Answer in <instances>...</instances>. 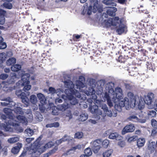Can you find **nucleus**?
<instances>
[{
	"label": "nucleus",
	"instance_id": "obj_27",
	"mask_svg": "<svg viewBox=\"0 0 157 157\" xmlns=\"http://www.w3.org/2000/svg\"><path fill=\"white\" fill-rule=\"evenodd\" d=\"M113 152V150L112 149L106 150L103 153V157H111Z\"/></svg>",
	"mask_w": 157,
	"mask_h": 157
},
{
	"label": "nucleus",
	"instance_id": "obj_8",
	"mask_svg": "<svg viewBox=\"0 0 157 157\" xmlns=\"http://www.w3.org/2000/svg\"><path fill=\"white\" fill-rule=\"evenodd\" d=\"M139 98H141L143 101L144 102V107L142 108H140L139 107V106L137 105L136 104L135 105L138 107V108L140 109H143L144 107V103H145L147 105H148V107L149 109H152L153 108V100L154 97V94L151 93L148 94L146 96L144 97V101H143V99L141 97H139L138 96Z\"/></svg>",
	"mask_w": 157,
	"mask_h": 157
},
{
	"label": "nucleus",
	"instance_id": "obj_50",
	"mask_svg": "<svg viewBox=\"0 0 157 157\" xmlns=\"http://www.w3.org/2000/svg\"><path fill=\"white\" fill-rule=\"evenodd\" d=\"M5 22V18L3 15H0V24L3 25Z\"/></svg>",
	"mask_w": 157,
	"mask_h": 157
},
{
	"label": "nucleus",
	"instance_id": "obj_44",
	"mask_svg": "<svg viewBox=\"0 0 157 157\" xmlns=\"http://www.w3.org/2000/svg\"><path fill=\"white\" fill-rule=\"evenodd\" d=\"M56 93L57 94V95L59 96H61L62 98L63 95L65 96V95L62 94L63 93V91L61 89H57L56 90Z\"/></svg>",
	"mask_w": 157,
	"mask_h": 157
},
{
	"label": "nucleus",
	"instance_id": "obj_37",
	"mask_svg": "<svg viewBox=\"0 0 157 157\" xmlns=\"http://www.w3.org/2000/svg\"><path fill=\"white\" fill-rule=\"evenodd\" d=\"M26 113V117H27L28 118L30 119H33V115L31 113V112L30 109H28Z\"/></svg>",
	"mask_w": 157,
	"mask_h": 157
},
{
	"label": "nucleus",
	"instance_id": "obj_16",
	"mask_svg": "<svg viewBox=\"0 0 157 157\" xmlns=\"http://www.w3.org/2000/svg\"><path fill=\"white\" fill-rule=\"evenodd\" d=\"M142 117L140 116H139V118H138L135 115H131L128 118L127 120L129 121H132L134 122H139L140 123H144L145 122V120H142L141 118Z\"/></svg>",
	"mask_w": 157,
	"mask_h": 157
},
{
	"label": "nucleus",
	"instance_id": "obj_30",
	"mask_svg": "<svg viewBox=\"0 0 157 157\" xmlns=\"http://www.w3.org/2000/svg\"><path fill=\"white\" fill-rule=\"evenodd\" d=\"M30 101L33 104H36L37 102V98L34 95H32L30 97Z\"/></svg>",
	"mask_w": 157,
	"mask_h": 157
},
{
	"label": "nucleus",
	"instance_id": "obj_64",
	"mask_svg": "<svg viewBox=\"0 0 157 157\" xmlns=\"http://www.w3.org/2000/svg\"><path fill=\"white\" fill-rule=\"evenodd\" d=\"M17 146H16V147H17L19 148V150H20V149L22 147V145L21 144L18 143L17 144Z\"/></svg>",
	"mask_w": 157,
	"mask_h": 157
},
{
	"label": "nucleus",
	"instance_id": "obj_63",
	"mask_svg": "<svg viewBox=\"0 0 157 157\" xmlns=\"http://www.w3.org/2000/svg\"><path fill=\"white\" fill-rule=\"evenodd\" d=\"M119 3L121 4H124L126 1V0H118Z\"/></svg>",
	"mask_w": 157,
	"mask_h": 157
},
{
	"label": "nucleus",
	"instance_id": "obj_13",
	"mask_svg": "<svg viewBox=\"0 0 157 157\" xmlns=\"http://www.w3.org/2000/svg\"><path fill=\"white\" fill-rule=\"evenodd\" d=\"M1 100L3 101L1 103L2 106H8L10 107H12L13 105H14V103L12 101L10 97L2 99Z\"/></svg>",
	"mask_w": 157,
	"mask_h": 157
},
{
	"label": "nucleus",
	"instance_id": "obj_52",
	"mask_svg": "<svg viewBox=\"0 0 157 157\" xmlns=\"http://www.w3.org/2000/svg\"><path fill=\"white\" fill-rule=\"evenodd\" d=\"M49 91L51 93L53 94L56 93V90L53 87H50L49 89Z\"/></svg>",
	"mask_w": 157,
	"mask_h": 157
},
{
	"label": "nucleus",
	"instance_id": "obj_7",
	"mask_svg": "<svg viewBox=\"0 0 157 157\" xmlns=\"http://www.w3.org/2000/svg\"><path fill=\"white\" fill-rule=\"evenodd\" d=\"M105 24L107 27H112L115 29L122 23V19L118 17H110L105 20Z\"/></svg>",
	"mask_w": 157,
	"mask_h": 157
},
{
	"label": "nucleus",
	"instance_id": "obj_9",
	"mask_svg": "<svg viewBox=\"0 0 157 157\" xmlns=\"http://www.w3.org/2000/svg\"><path fill=\"white\" fill-rule=\"evenodd\" d=\"M102 2L106 5L111 6H113L108 7L106 13L110 16H114L115 14V13L117 11V9L116 8L113 7V6H116L117 5L116 3L115 2H111V1L110 0H103Z\"/></svg>",
	"mask_w": 157,
	"mask_h": 157
},
{
	"label": "nucleus",
	"instance_id": "obj_40",
	"mask_svg": "<svg viewBox=\"0 0 157 157\" xmlns=\"http://www.w3.org/2000/svg\"><path fill=\"white\" fill-rule=\"evenodd\" d=\"M137 139V136H133L129 138L128 140V141L129 142L134 141L136 140Z\"/></svg>",
	"mask_w": 157,
	"mask_h": 157
},
{
	"label": "nucleus",
	"instance_id": "obj_14",
	"mask_svg": "<svg viewBox=\"0 0 157 157\" xmlns=\"http://www.w3.org/2000/svg\"><path fill=\"white\" fill-rule=\"evenodd\" d=\"M135 129V127L133 124H131L128 125L123 128L121 133L122 135H124L127 133L132 132Z\"/></svg>",
	"mask_w": 157,
	"mask_h": 157
},
{
	"label": "nucleus",
	"instance_id": "obj_31",
	"mask_svg": "<svg viewBox=\"0 0 157 157\" xmlns=\"http://www.w3.org/2000/svg\"><path fill=\"white\" fill-rule=\"evenodd\" d=\"M19 139L18 137H14L9 139L7 141L8 143L10 144H13L18 141Z\"/></svg>",
	"mask_w": 157,
	"mask_h": 157
},
{
	"label": "nucleus",
	"instance_id": "obj_58",
	"mask_svg": "<svg viewBox=\"0 0 157 157\" xmlns=\"http://www.w3.org/2000/svg\"><path fill=\"white\" fill-rule=\"evenodd\" d=\"M66 116L69 117L70 119L71 118L72 114L70 110H69L68 112L67 113Z\"/></svg>",
	"mask_w": 157,
	"mask_h": 157
},
{
	"label": "nucleus",
	"instance_id": "obj_2",
	"mask_svg": "<svg viewBox=\"0 0 157 157\" xmlns=\"http://www.w3.org/2000/svg\"><path fill=\"white\" fill-rule=\"evenodd\" d=\"M84 77L81 76L79 77V80L75 82V85L73 84L72 82L70 80L64 82L65 86L67 88L65 90V93L66 95L62 96V98L66 101L65 103L68 104L66 101L68 100L70 101L71 105H74L78 103V101L73 95H75L78 98H80V94L78 91L75 89V88L77 89H78L79 91L84 92V91L81 89L85 87L84 83Z\"/></svg>",
	"mask_w": 157,
	"mask_h": 157
},
{
	"label": "nucleus",
	"instance_id": "obj_53",
	"mask_svg": "<svg viewBox=\"0 0 157 157\" xmlns=\"http://www.w3.org/2000/svg\"><path fill=\"white\" fill-rule=\"evenodd\" d=\"M101 108L105 112L108 109V107L105 104H103L102 105Z\"/></svg>",
	"mask_w": 157,
	"mask_h": 157
},
{
	"label": "nucleus",
	"instance_id": "obj_45",
	"mask_svg": "<svg viewBox=\"0 0 157 157\" xmlns=\"http://www.w3.org/2000/svg\"><path fill=\"white\" fill-rule=\"evenodd\" d=\"M53 145L54 143L52 142H49L44 145L46 149L51 147Z\"/></svg>",
	"mask_w": 157,
	"mask_h": 157
},
{
	"label": "nucleus",
	"instance_id": "obj_43",
	"mask_svg": "<svg viewBox=\"0 0 157 157\" xmlns=\"http://www.w3.org/2000/svg\"><path fill=\"white\" fill-rule=\"evenodd\" d=\"M105 112H106V113H103V117L105 116L106 115L109 117H111L112 116V113L111 111L109 110L108 109Z\"/></svg>",
	"mask_w": 157,
	"mask_h": 157
},
{
	"label": "nucleus",
	"instance_id": "obj_32",
	"mask_svg": "<svg viewBox=\"0 0 157 157\" xmlns=\"http://www.w3.org/2000/svg\"><path fill=\"white\" fill-rule=\"evenodd\" d=\"M21 68V66L19 64H16L11 67V70L13 71H17Z\"/></svg>",
	"mask_w": 157,
	"mask_h": 157
},
{
	"label": "nucleus",
	"instance_id": "obj_3",
	"mask_svg": "<svg viewBox=\"0 0 157 157\" xmlns=\"http://www.w3.org/2000/svg\"><path fill=\"white\" fill-rule=\"evenodd\" d=\"M102 8L99 6L97 0H90V5L88 7H84L82 13L83 14H87L90 15L92 12L96 13L97 11H101Z\"/></svg>",
	"mask_w": 157,
	"mask_h": 157
},
{
	"label": "nucleus",
	"instance_id": "obj_1",
	"mask_svg": "<svg viewBox=\"0 0 157 157\" xmlns=\"http://www.w3.org/2000/svg\"><path fill=\"white\" fill-rule=\"evenodd\" d=\"M109 88L108 93L105 92L103 98L105 101L106 100L107 104L110 107L113 106V104L111 102V98H112L113 101L115 103V109L118 111L121 110V108L125 106L126 108L129 109L130 107L133 108L136 104L139 106L140 108L144 107V102L141 98H139L138 96H134L131 92L128 93V98H125L122 99L123 92L122 90L119 87H117L114 90L111 87Z\"/></svg>",
	"mask_w": 157,
	"mask_h": 157
},
{
	"label": "nucleus",
	"instance_id": "obj_61",
	"mask_svg": "<svg viewBox=\"0 0 157 157\" xmlns=\"http://www.w3.org/2000/svg\"><path fill=\"white\" fill-rule=\"evenodd\" d=\"M153 108L157 112V101H156L155 103H153Z\"/></svg>",
	"mask_w": 157,
	"mask_h": 157
},
{
	"label": "nucleus",
	"instance_id": "obj_4",
	"mask_svg": "<svg viewBox=\"0 0 157 157\" xmlns=\"http://www.w3.org/2000/svg\"><path fill=\"white\" fill-rule=\"evenodd\" d=\"M1 118L4 120H6V125L5 124L0 123V129L6 131L12 132L13 131L12 128L11 127V125L13 122L15 120V117L13 113H11L10 116H6L4 115L1 116Z\"/></svg>",
	"mask_w": 157,
	"mask_h": 157
},
{
	"label": "nucleus",
	"instance_id": "obj_5",
	"mask_svg": "<svg viewBox=\"0 0 157 157\" xmlns=\"http://www.w3.org/2000/svg\"><path fill=\"white\" fill-rule=\"evenodd\" d=\"M30 75L27 73H22L21 79L16 83L17 86H24L23 90L25 91L29 90L31 87V86L29 84V81Z\"/></svg>",
	"mask_w": 157,
	"mask_h": 157
},
{
	"label": "nucleus",
	"instance_id": "obj_17",
	"mask_svg": "<svg viewBox=\"0 0 157 157\" xmlns=\"http://www.w3.org/2000/svg\"><path fill=\"white\" fill-rule=\"evenodd\" d=\"M46 149L44 145H39L37 147H36V148H35L34 149H33V152L34 153H36L37 152L39 153V155H40V154L44 152Z\"/></svg>",
	"mask_w": 157,
	"mask_h": 157
},
{
	"label": "nucleus",
	"instance_id": "obj_34",
	"mask_svg": "<svg viewBox=\"0 0 157 157\" xmlns=\"http://www.w3.org/2000/svg\"><path fill=\"white\" fill-rule=\"evenodd\" d=\"M156 113L155 110H151L147 112V115L149 117H153L156 116Z\"/></svg>",
	"mask_w": 157,
	"mask_h": 157
},
{
	"label": "nucleus",
	"instance_id": "obj_41",
	"mask_svg": "<svg viewBox=\"0 0 157 157\" xmlns=\"http://www.w3.org/2000/svg\"><path fill=\"white\" fill-rule=\"evenodd\" d=\"M4 112L6 113L7 116H10L11 113H12L11 110L8 108H5L3 109Z\"/></svg>",
	"mask_w": 157,
	"mask_h": 157
},
{
	"label": "nucleus",
	"instance_id": "obj_57",
	"mask_svg": "<svg viewBox=\"0 0 157 157\" xmlns=\"http://www.w3.org/2000/svg\"><path fill=\"white\" fill-rule=\"evenodd\" d=\"M157 133V128L153 129L151 132V135L154 136Z\"/></svg>",
	"mask_w": 157,
	"mask_h": 157
},
{
	"label": "nucleus",
	"instance_id": "obj_22",
	"mask_svg": "<svg viewBox=\"0 0 157 157\" xmlns=\"http://www.w3.org/2000/svg\"><path fill=\"white\" fill-rule=\"evenodd\" d=\"M10 77L7 81V82L9 84H11L14 82L16 79L19 78L17 76L16 74L14 72L12 73L10 75Z\"/></svg>",
	"mask_w": 157,
	"mask_h": 157
},
{
	"label": "nucleus",
	"instance_id": "obj_29",
	"mask_svg": "<svg viewBox=\"0 0 157 157\" xmlns=\"http://www.w3.org/2000/svg\"><path fill=\"white\" fill-rule=\"evenodd\" d=\"M88 117L87 113H82L80 116L79 119L80 121H83L86 120Z\"/></svg>",
	"mask_w": 157,
	"mask_h": 157
},
{
	"label": "nucleus",
	"instance_id": "obj_35",
	"mask_svg": "<svg viewBox=\"0 0 157 157\" xmlns=\"http://www.w3.org/2000/svg\"><path fill=\"white\" fill-rule=\"evenodd\" d=\"M84 153L88 157L91 155L92 153L91 149L89 148H87L85 149L84 150Z\"/></svg>",
	"mask_w": 157,
	"mask_h": 157
},
{
	"label": "nucleus",
	"instance_id": "obj_39",
	"mask_svg": "<svg viewBox=\"0 0 157 157\" xmlns=\"http://www.w3.org/2000/svg\"><path fill=\"white\" fill-rule=\"evenodd\" d=\"M102 145L105 148L108 147L109 144V141L108 140H105L102 142Z\"/></svg>",
	"mask_w": 157,
	"mask_h": 157
},
{
	"label": "nucleus",
	"instance_id": "obj_28",
	"mask_svg": "<svg viewBox=\"0 0 157 157\" xmlns=\"http://www.w3.org/2000/svg\"><path fill=\"white\" fill-rule=\"evenodd\" d=\"M14 111L15 113L17 114L22 115L24 113L22 109L20 107L17 106L16 105L14 106Z\"/></svg>",
	"mask_w": 157,
	"mask_h": 157
},
{
	"label": "nucleus",
	"instance_id": "obj_55",
	"mask_svg": "<svg viewBox=\"0 0 157 157\" xmlns=\"http://www.w3.org/2000/svg\"><path fill=\"white\" fill-rule=\"evenodd\" d=\"M118 145L121 147H123L124 145V143L123 141H120L118 143Z\"/></svg>",
	"mask_w": 157,
	"mask_h": 157
},
{
	"label": "nucleus",
	"instance_id": "obj_10",
	"mask_svg": "<svg viewBox=\"0 0 157 157\" xmlns=\"http://www.w3.org/2000/svg\"><path fill=\"white\" fill-rule=\"evenodd\" d=\"M98 107L95 105L93 106L91 110V111L92 113H95V114L96 115V117H95L96 120H95L93 119H90L89 120V122L91 124H95L97 123V121L99 120L100 117L99 115H100L102 114V112L100 110L98 109Z\"/></svg>",
	"mask_w": 157,
	"mask_h": 157
},
{
	"label": "nucleus",
	"instance_id": "obj_47",
	"mask_svg": "<svg viewBox=\"0 0 157 157\" xmlns=\"http://www.w3.org/2000/svg\"><path fill=\"white\" fill-rule=\"evenodd\" d=\"M9 75L6 74H2L0 75V79L2 80H4L6 79L8 77Z\"/></svg>",
	"mask_w": 157,
	"mask_h": 157
},
{
	"label": "nucleus",
	"instance_id": "obj_54",
	"mask_svg": "<svg viewBox=\"0 0 157 157\" xmlns=\"http://www.w3.org/2000/svg\"><path fill=\"white\" fill-rule=\"evenodd\" d=\"M44 105L42 104L41 105H39V109L42 112H43L45 109V107H44Z\"/></svg>",
	"mask_w": 157,
	"mask_h": 157
},
{
	"label": "nucleus",
	"instance_id": "obj_26",
	"mask_svg": "<svg viewBox=\"0 0 157 157\" xmlns=\"http://www.w3.org/2000/svg\"><path fill=\"white\" fill-rule=\"evenodd\" d=\"M37 96L41 104H44L46 100L44 95L41 93H38L37 94Z\"/></svg>",
	"mask_w": 157,
	"mask_h": 157
},
{
	"label": "nucleus",
	"instance_id": "obj_25",
	"mask_svg": "<svg viewBox=\"0 0 157 157\" xmlns=\"http://www.w3.org/2000/svg\"><path fill=\"white\" fill-rule=\"evenodd\" d=\"M145 142V139L143 138H140L137 140V145L139 147L144 146Z\"/></svg>",
	"mask_w": 157,
	"mask_h": 157
},
{
	"label": "nucleus",
	"instance_id": "obj_21",
	"mask_svg": "<svg viewBox=\"0 0 157 157\" xmlns=\"http://www.w3.org/2000/svg\"><path fill=\"white\" fill-rule=\"evenodd\" d=\"M85 94H86L87 95H91L92 96V97H93V98L94 99H96L97 98V97L96 95L95 94V91L94 89L91 87L89 89V90L87 91L84 92Z\"/></svg>",
	"mask_w": 157,
	"mask_h": 157
},
{
	"label": "nucleus",
	"instance_id": "obj_19",
	"mask_svg": "<svg viewBox=\"0 0 157 157\" xmlns=\"http://www.w3.org/2000/svg\"><path fill=\"white\" fill-rule=\"evenodd\" d=\"M109 138L111 139H115L116 140H120L122 139V137L119 135L117 132L111 133L109 136Z\"/></svg>",
	"mask_w": 157,
	"mask_h": 157
},
{
	"label": "nucleus",
	"instance_id": "obj_12",
	"mask_svg": "<svg viewBox=\"0 0 157 157\" xmlns=\"http://www.w3.org/2000/svg\"><path fill=\"white\" fill-rule=\"evenodd\" d=\"M101 141L100 140H97L91 142V144L93 151L95 153H97L101 147Z\"/></svg>",
	"mask_w": 157,
	"mask_h": 157
},
{
	"label": "nucleus",
	"instance_id": "obj_24",
	"mask_svg": "<svg viewBox=\"0 0 157 157\" xmlns=\"http://www.w3.org/2000/svg\"><path fill=\"white\" fill-rule=\"evenodd\" d=\"M83 148V145L78 144L76 146L72 147L67 152V154H70L71 153H73L77 149H80L82 148Z\"/></svg>",
	"mask_w": 157,
	"mask_h": 157
},
{
	"label": "nucleus",
	"instance_id": "obj_56",
	"mask_svg": "<svg viewBox=\"0 0 157 157\" xmlns=\"http://www.w3.org/2000/svg\"><path fill=\"white\" fill-rule=\"evenodd\" d=\"M34 139L33 138H28L26 139V141L28 143H29L30 142L34 140Z\"/></svg>",
	"mask_w": 157,
	"mask_h": 157
},
{
	"label": "nucleus",
	"instance_id": "obj_42",
	"mask_svg": "<svg viewBox=\"0 0 157 157\" xmlns=\"http://www.w3.org/2000/svg\"><path fill=\"white\" fill-rule=\"evenodd\" d=\"M25 132L29 136H31L33 134V130L30 128L27 129L25 131Z\"/></svg>",
	"mask_w": 157,
	"mask_h": 157
},
{
	"label": "nucleus",
	"instance_id": "obj_15",
	"mask_svg": "<svg viewBox=\"0 0 157 157\" xmlns=\"http://www.w3.org/2000/svg\"><path fill=\"white\" fill-rule=\"evenodd\" d=\"M16 94L17 96L21 99L22 101L25 103H27L28 101V98L25 95V93L22 92L21 90H17L16 92Z\"/></svg>",
	"mask_w": 157,
	"mask_h": 157
},
{
	"label": "nucleus",
	"instance_id": "obj_62",
	"mask_svg": "<svg viewBox=\"0 0 157 157\" xmlns=\"http://www.w3.org/2000/svg\"><path fill=\"white\" fill-rule=\"evenodd\" d=\"M5 13V12L4 10L0 9V15H3L4 16V15Z\"/></svg>",
	"mask_w": 157,
	"mask_h": 157
},
{
	"label": "nucleus",
	"instance_id": "obj_60",
	"mask_svg": "<svg viewBox=\"0 0 157 157\" xmlns=\"http://www.w3.org/2000/svg\"><path fill=\"white\" fill-rule=\"evenodd\" d=\"M52 124L53 127H58L59 126V124L57 122L53 123Z\"/></svg>",
	"mask_w": 157,
	"mask_h": 157
},
{
	"label": "nucleus",
	"instance_id": "obj_23",
	"mask_svg": "<svg viewBox=\"0 0 157 157\" xmlns=\"http://www.w3.org/2000/svg\"><path fill=\"white\" fill-rule=\"evenodd\" d=\"M155 142L150 141L147 144V148L151 152L154 151L155 149Z\"/></svg>",
	"mask_w": 157,
	"mask_h": 157
},
{
	"label": "nucleus",
	"instance_id": "obj_46",
	"mask_svg": "<svg viewBox=\"0 0 157 157\" xmlns=\"http://www.w3.org/2000/svg\"><path fill=\"white\" fill-rule=\"evenodd\" d=\"M6 55L5 53H2L0 54V59L2 61L5 60L6 57Z\"/></svg>",
	"mask_w": 157,
	"mask_h": 157
},
{
	"label": "nucleus",
	"instance_id": "obj_59",
	"mask_svg": "<svg viewBox=\"0 0 157 157\" xmlns=\"http://www.w3.org/2000/svg\"><path fill=\"white\" fill-rule=\"evenodd\" d=\"M55 102L56 104L57 103H61L62 102V100L61 99L58 98L56 99Z\"/></svg>",
	"mask_w": 157,
	"mask_h": 157
},
{
	"label": "nucleus",
	"instance_id": "obj_49",
	"mask_svg": "<svg viewBox=\"0 0 157 157\" xmlns=\"http://www.w3.org/2000/svg\"><path fill=\"white\" fill-rule=\"evenodd\" d=\"M6 43L2 41L0 43V49H3L6 47Z\"/></svg>",
	"mask_w": 157,
	"mask_h": 157
},
{
	"label": "nucleus",
	"instance_id": "obj_33",
	"mask_svg": "<svg viewBox=\"0 0 157 157\" xmlns=\"http://www.w3.org/2000/svg\"><path fill=\"white\" fill-rule=\"evenodd\" d=\"M16 59L14 58L9 59L6 62V64L8 66L14 64L16 63Z\"/></svg>",
	"mask_w": 157,
	"mask_h": 157
},
{
	"label": "nucleus",
	"instance_id": "obj_48",
	"mask_svg": "<svg viewBox=\"0 0 157 157\" xmlns=\"http://www.w3.org/2000/svg\"><path fill=\"white\" fill-rule=\"evenodd\" d=\"M19 151V148L15 147L12 148L11 150L12 152L14 154H17Z\"/></svg>",
	"mask_w": 157,
	"mask_h": 157
},
{
	"label": "nucleus",
	"instance_id": "obj_36",
	"mask_svg": "<svg viewBox=\"0 0 157 157\" xmlns=\"http://www.w3.org/2000/svg\"><path fill=\"white\" fill-rule=\"evenodd\" d=\"M3 6L5 8L10 9L12 7V5L11 3L8 2H6L3 4Z\"/></svg>",
	"mask_w": 157,
	"mask_h": 157
},
{
	"label": "nucleus",
	"instance_id": "obj_51",
	"mask_svg": "<svg viewBox=\"0 0 157 157\" xmlns=\"http://www.w3.org/2000/svg\"><path fill=\"white\" fill-rule=\"evenodd\" d=\"M151 124L153 127L157 126V121L155 119H152L151 120Z\"/></svg>",
	"mask_w": 157,
	"mask_h": 157
},
{
	"label": "nucleus",
	"instance_id": "obj_18",
	"mask_svg": "<svg viewBox=\"0 0 157 157\" xmlns=\"http://www.w3.org/2000/svg\"><path fill=\"white\" fill-rule=\"evenodd\" d=\"M117 31L119 34H121L122 33L126 32L127 31V27L125 25H124L123 23H122L119 26H117Z\"/></svg>",
	"mask_w": 157,
	"mask_h": 157
},
{
	"label": "nucleus",
	"instance_id": "obj_6",
	"mask_svg": "<svg viewBox=\"0 0 157 157\" xmlns=\"http://www.w3.org/2000/svg\"><path fill=\"white\" fill-rule=\"evenodd\" d=\"M15 119L14 122H13L11 124V126L14 127L17 132H22L23 131V129L19 127L18 122L22 123L26 125L27 123L26 119L24 117L21 115H18Z\"/></svg>",
	"mask_w": 157,
	"mask_h": 157
},
{
	"label": "nucleus",
	"instance_id": "obj_20",
	"mask_svg": "<svg viewBox=\"0 0 157 157\" xmlns=\"http://www.w3.org/2000/svg\"><path fill=\"white\" fill-rule=\"evenodd\" d=\"M72 137H71L69 136L65 135L62 139L56 141V144L59 145L63 142H64L67 140L70 141V140H72Z\"/></svg>",
	"mask_w": 157,
	"mask_h": 157
},
{
	"label": "nucleus",
	"instance_id": "obj_38",
	"mask_svg": "<svg viewBox=\"0 0 157 157\" xmlns=\"http://www.w3.org/2000/svg\"><path fill=\"white\" fill-rule=\"evenodd\" d=\"M83 136V133L82 132H77L75 135V138L78 139L82 138Z\"/></svg>",
	"mask_w": 157,
	"mask_h": 157
},
{
	"label": "nucleus",
	"instance_id": "obj_11",
	"mask_svg": "<svg viewBox=\"0 0 157 157\" xmlns=\"http://www.w3.org/2000/svg\"><path fill=\"white\" fill-rule=\"evenodd\" d=\"M69 108H70V105L66 103H64L63 104L58 105L57 108L55 106L53 107L52 113L53 115H57L59 114V110L64 111Z\"/></svg>",
	"mask_w": 157,
	"mask_h": 157
}]
</instances>
